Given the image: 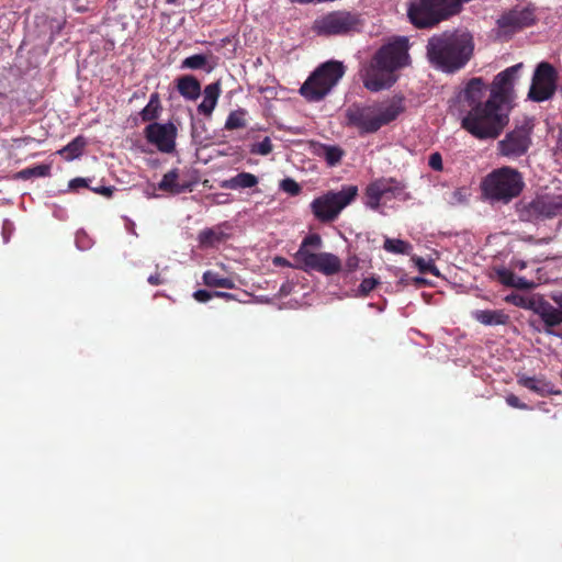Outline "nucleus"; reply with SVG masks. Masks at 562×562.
<instances>
[{
  "label": "nucleus",
  "instance_id": "nucleus-1",
  "mask_svg": "<svg viewBox=\"0 0 562 562\" xmlns=\"http://www.w3.org/2000/svg\"><path fill=\"white\" fill-rule=\"evenodd\" d=\"M487 87L480 77L472 78L463 89L467 112L461 127L480 140L496 139L509 123L512 111L486 97Z\"/></svg>",
  "mask_w": 562,
  "mask_h": 562
},
{
  "label": "nucleus",
  "instance_id": "nucleus-2",
  "mask_svg": "<svg viewBox=\"0 0 562 562\" xmlns=\"http://www.w3.org/2000/svg\"><path fill=\"white\" fill-rule=\"evenodd\" d=\"M474 54V38L468 31L453 29L431 35L426 44L429 64L445 74L463 69Z\"/></svg>",
  "mask_w": 562,
  "mask_h": 562
},
{
  "label": "nucleus",
  "instance_id": "nucleus-3",
  "mask_svg": "<svg viewBox=\"0 0 562 562\" xmlns=\"http://www.w3.org/2000/svg\"><path fill=\"white\" fill-rule=\"evenodd\" d=\"M408 59V41L405 37L381 46L361 69L364 88L373 92L390 88L396 81L394 72L406 66Z\"/></svg>",
  "mask_w": 562,
  "mask_h": 562
},
{
  "label": "nucleus",
  "instance_id": "nucleus-4",
  "mask_svg": "<svg viewBox=\"0 0 562 562\" xmlns=\"http://www.w3.org/2000/svg\"><path fill=\"white\" fill-rule=\"evenodd\" d=\"M521 172L508 166L494 169L482 181L484 196L491 203L508 204L518 198L525 189Z\"/></svg>",
  "mask_w": 562,
  "mask_h": 562
},
{
  "label": "nucleus",
  "instance_id": "nucleus-5",
  "mask_svg": "<svg viewBox=\"0 0 562 562\" xmlns=\"http://www.w3.org/2000/svg\"><path fill=\"white\" fill-rule=\"evenodd\" d=\"M344 75L345 66L341 61H326L307 78L300 92L308 101H321Z\"/></svg>",
  "mask_w": 562,
  "mask_h": 562
},
{
  "label": "nucleus",
  "instance_id": "nucleus-6",
  "mask_svg": "<svg viewBox=\"0 0 562 562\" xmlns=\"http://www.w3.org/2000/svg\"><path fill=\"white\" fill-rule=\"evenodd\" d=\"M358 196L357 186H342L340 191H327L311 203V211L322 223L334 222L340 212Z\"/></svg>",
  "mask_w": 562,
  "mask_h": 562
},
{
  "label": "nucleus",
  "instance_id": "nucleus-7",
  "mask_svg": "<svg viewBox=\"0 0 562 562\" xmlns=\"http://www.w3.org/2000/svg\"><path fill=\"white\" fill-rule=\"evenodd\" d=\"M516 212L520 221L533 224L562 216V194H537L528 202H519Z\"/></svg>",
  "mask_w": 562,
  "mask_h": 562
},
{
  "label": "nucleus",
  "instance_id": "nucleus-8",
  "mask_svg": "<svg viewBox=\"0 0 562 562\" xmlns=\"http://www.w3.org/2000/svg\"><path fill=\"white\" fill-rule=\"evenodd\" d=\"M362 25L363 21L359 13L337 10L317 18L313 22L312 30L317 35L324 36L348 35L359 32Z\"/></svg>",
  "mask_w": 562,
  "mask_h": 562
},
{
  "label": "nucleus",
  "instance_id": "nucleus-9",
  "mask_svg": "<svg viewBox=\"0 0 562 562\" xmlns=\"http://www.w3.org/2000/svg\"><path fill=\"white\" fill-rule=\"evenodd\" d=\"M551 299L557 306H553L541 295H532L524 300L519 306L531 311L540 317L544 324L546 334L562 337V334L554 330L557 326L562 324V294H553Z\"/></svg>",
  "mask_w": 562,
  "mask_h": 562
},
{
  "label": "nucleus",
  "instance_id": "nucleus-10",
  "mask_svg": "<svg viewBox=\"0 0 562 562\" xmlns=\"http://www.w3.org/2000/svg\"><path fill=\"white\" fill-rule=\"evenodd\" d=\"M558 79L559 72L552 64L539 63L531 78L528 99L537 103L552 99L558 90Z\"/></svg>",
  "mask_w": 562,
  "mask_h": 562
},
{
  "label": "nucleus",
  "instance_id": "nucleus-11",
  "mask_svg": "<svg viewBox=\"0 0 562 562\" xmlns=\"http://www.w3.org/2000/svg\"><path fill=\"white\" fill-rule=\"evenodd\" d=\"M522 64H516L497 74L488 87V95L486 99L507 108L513 111L515 106V81L518 77Z\"/></svg>",
  "mask_w": 562,
  "mask_h": 562
},
{
  "label": "nucleus",
  "instance_id": "nucleus-12",
  "mask_svg": "<svg viewBox=\"0 0 562 562\" xmlns=\"http://www.w3.org/2000/svg\"><path fill=\"white\" fill-rule=\"evenodd\" d=\"M533 123L531 119H525L520 125L508 132L505 137L497 143V150L501 156L515 159L527 154L532 140L531 134Z\"/></svg>",
  "mask_w": 562,
  "mask_h": 562
},
{
  "label": "nucleus",
  "instance_id": "nucleus-13",
  "mask_svg": "<svg viewBox=\"0 0 562 562\" xmlns=\"http://www.w3.org/2000/svg\"><path fill=\"white\" fill-rule=\"evenodd\" d=\"M405 184L395 178L381 177L369 183L366 188V205L378 211L382 199H397L404 194Z\"/></svg>",
  "mask_w": 562,
  "mask_h": 562
},
{
  "label": "nucleus",
  "instance_id": "nucleus-14",
  "mask_svg": "<svg viewBox=\"0 0 562 562\" xmlns=\"http://www.w3.org/2000/svg\"><path fill=\"white\" fill-rule=\"evenodd\" d=\"M295 268L310 271L314 270L325 276H333L341 270L340 259L330 252H295Z\"/></svg>",
  "mask_w": 562,
  "mask_h": 562
},
{
  "label": "nucleus",
  "instance_id": "nucleus-15",
  "mask_svg": "<svg viewBox=\"0 0 562 562\" xmlns=\"http://www.w3.org/2000/svg\"><path fill=\"white\" fill-rule=\"evenodd\" d=\"M346 120L347 125L358 128L360 135L372 134L380 130L374 106L352 104L346 110Z\"/></svg>",
  "mask_w": 562,
  "mask_h": 562
},
{
  "label": "nucleus",
  "instance_id": "nucleus-16",
  "mask_svg": "<svg viewBox=\"0 0 562 562\" xmlns=\"http://www.w3.org/2000/svg\"><path fill=\"white\" fill-rule=\"evenodd\" d=\"M145 138L161 153L170 154L176 148L177 127L172 123L148 124L144 130Z\"/></svg>",
  "mask_w": 562,
  "mask_h": 562
},
{
  "label": "nucleus",
  "instance_id": "nucleus-17",
  "mask_svg": "<svg viewBox=\"0 0 562 562\" xmlns=\"http://www.w3.org/2000/svg\"><path fill=\"white\" fill-rule=\"evenodd\" d=\"M533 10L528 8H515L497 20V25L504 32L514 33L535 23Z\"/></svg>",
  "mask_w": 562,
  "mask_h": 562
},
{
  "label": "nucleus",
  "instance_id": "nucleus-18",
  "mask_svg": "<svg viewBox=\"0 0 562 562\" xmlns=\"http://www.w3.org/2000/svg\"><path fill=\"white\" fill-rule=\"evenodd\" d=\"M517 383L540 396L560 395L561 391L555 385L547 381L543 376H518Z\"/></svg>",
  "mask_w": 562,
  "mask_h": 562
},
{
  "label": "nucleus",
  "instance_id": "nucleus-19",
  "mask_svg": "<svg viewBox=\"0 0 562 562\" xmlns=\"http://www.w3.org/2000/svg\"><path fill=\"white\" fill-rule=\"evenodd\" d=\"M193 183L180 180V173L177 168L171 169L164 175L158 183V189L171 194H180L183 192H191Z\"/></svg>",
  "mask_w": 562,
  "mask_h": 562
},
{
  "label": "nucleus",
  "instance_id": "nucleus-20",
  "mask_svg": "<svg viewBox=\"0 0 562 562\" xmlns=\"http://www.w3.org/2000/svg\"><path fill=\"white\" fill-rule=\"evenodd\" d=\"M224 228H228L227 223L201 231L198 235L200 247L213 248L226 241L231 235Z\"/></svg>",
  "mask_w": 562,
  "mask_h": 562
},
{
  "label": "nucleus",
  "instance_id": "nucleus-21",
  "mask_svg": "<svg viewBox=\"0 0 562 562\" xmlns=\"http://www.w3.org/2000/svg\"><path fill=\"white\" fill-rule=\"evenodd\" d=\"M221 82L217 80L204 87L203 101L198 105V112L206 117H211L216 108L221 95Z\"/></svg>",
  "mask_w": 562,
  "mask_h": 562
},
{
  "label": "nucleus",
  "instance_id": "nucleus-22",
  "mask_svg": "<svg viewBox=\"0 0 562 562\" xmlns=\"http://www.w3.org/2000/svg\"><path fill=\"white\" fill-rule=\"evenodd\" d=\"M404 110V99L402 97H394L387 105L376 110L380 128L395 121Z\"/></svg>",
  "mask_w": 562,
  "mask_h": 562
},
{
  "label": "nucleus",
  "instance_id": "nucleus-23",
  "mask_svg": "<svg viewBox=\"0 0 562 562\" xmlns=\"http://www.w3.org/2000/svg\"><path fill=\"white\" fill-rule=\"evenodd\" d=\"M178 92L187 100L194 101L201 95V83L192 75H184L176 80Z\"/></svg>",
  "mask_w": 562,
  "mask_h": 562
},
{
  "label": "nucleus",
  "instance_id": "nucleus-24",
  "mask_svg": "<svg viewBox=\"0 0 562 562\" xmlns=\"http://www.w3.org/2000/svg\"><path fill=\"white\" fill-rule=\"evenodd\" d=\"M472 316L485 326L506 325L509 322V316L502 310H477Z\"/></svg>",
  "mask_w": 562,
  "mask_h": 562
},
{
  "label": "nucleus",
  "instance_id": "nucleus-25",
  "mask_svg": "<svg viewBox=\"0 0 562 562\" xmlns=\"http://www.w3.org/2000/svg\"><path fill=\"white\" fill-rule=\"evenodd\" d=\"M257 184L258 178L255 175L243 171L229 179L223 180L220 186L222 189L238 190L249 189L256 187Z\"/></svg>",
  "mask_w": 562,
  "mask_h": 562
},
{
  "label": "nucleus",
  "instance_id": "nucleus-26",
  "mask_svg": "<svg viewBox=\"0 0 562 562\" xmlns=\"http://www.w3.org/2000/svg\"><path fill=\"white\" fill-rule=\"evenodd\" d=\"M314 154L324 158L329 167H334L341 161L345 150L337 145L318 143L314 147Z\"/></svg>",
  "mask_w": 562,
  "mask_h": 562
},
{
  "label": "nucleus",
  "instance_id": "nucleus-27",
  "mask_svg": "<svg viewBox=\"0 0 562 562\" xmlns=\"http://www.w3.org/2000/svg\"><path fill=\"white\" fill-rule=\"evenodd\" d=\"M161 103L158 92H154L150 94L149 101L147 105L140 111V117L144 122L153 123L160 115Z\"/></svg>",
  "mask_w": 562,
  "mask_h": 562
},
{
  "label": "nucleus",
  "instance_id": "nucleus-28",
  "mask_svg": "<svg viewBox=\"0 0 562 562\" xmlns=\"http://www.w3.org/2000/svg\"><path fill=\"white\" fill-rule=\"evenodd\" d=\"M182 69H204L206 72H211L214 65L209 64V59L205 55L195 54L184 58L181 63Z\"/></svg>",
  "mask_w": 562,
  "mask_h": 562
},
{
  "label": "nucleus",
  "instance_id": "nucleus-29",
  "mask_svg": "<svg viewBox=\"0 0 562 562\" xmlns=\"http://www.w3.org/2000/svg\"><path fill=\"white\" fill-rule=\"evenodd\" d=\"M203 283L206 286L234 289L235 283L232 279L223 278L217 272L207 270L203 273Z\"/></svg>",
  "mask_w": 562,
  "mask_h": 562
},
{
  "label": "nucleus",
  "instance_id": "nucleus-30",
  "mask_svg": "<svg viewBox=\"0 0 562 562\" xmlns=\"http://www.w3.org/2000/svg\"><path fill=\"white\" fill-rule=\"evenodd\" d=\"M246 115H247V111L241 108L237 109L235 111H232L226 119L224 128L226 131L245 128L247 126Z\"/></svg>",
  "mask_w": 562,
  "mask_h": 562
},
{
  "label": "nucleus",
  "instance_id": "nucleus-31",
  "mask_svg": "<svg viewBox=\"0 0 562 562\" xmlns=\"http://www.w3.org/2000/svg\"><path fill=\"white\" fill-rule=\"evenodd\" d=\"M85 145V138L82 136H78L66 145L59 154L64 155L67 160H72L81 155Z\"/></svg>",
  "mask_w": 562,
  "mask_h": 562
},
{
  "label": "nucleus",
  "instance_id": "nucleus-32",
  "mask_svg": "<svg viewBox=\"0 0 562 562\" xmlns=\"http://www.w3.org/2000/svg\"><path fill=\"white\" fill-rule=\"evenodd\" d=\"M498 281L506 285L513 288H524L525 281L522 278H517L515 273L506 268L497 269L496 271Z\"/></svg>",
  "mask_w": 562,
  "mask_h": 562
},
{
  "label": "nucleus",
  "instance_id": "nucleus-33",
  "mask_svg": "<svg viewBox=\"0 0 562 562\" xmlns=\"http://www.w3.org/2000/svg\"><path fill=\"white\" fill-rule=\"evenodd\" d=\"M383 248L392 254H407L411 245L402 239L385 238Z\"/></svg>",
  "mask_w": 562,
  "mask_h": 562
},
{
  "label": "nucleus",
  "instance_id": "nucleus-34",
  "mask_svg": "<svg viewBox=\"0 0 562 562\" xmlns=\"http://www.w3.org/2000/svg\"><path fill=\"white\" fill-rule=\"evenodd\" d=\"M273 150L270 137L266 136L261 142L250 146V153L254 155L267 156Z\"/></svg>",
  "mask_w": 562,
  "mask_h": 562
},
{
  "label": "nucleus",
  "instance_id": "nucleus-35",
  "mask_svg": "<svg viewBox=\"0 0 562 562\" xmlns=\"http://www.w3.org/2000/svg\"><path fill=\"white\" fill-rule=\"evenodd\" d=\"M322 246V238L318 234H310L307 235L300 245V248L296 252H301L302 250L305 252H312L308 247L319 248Z\"/></svg>",
  "mask_w": 562,
  "mask_h": 562
},
{
  "label": "nucleus",
  "instance_id": "nucleus-36",
  "mask_svg": "<svg viewBox=\"0 0 562 562\" xmlns=\"http://www.w3.org/2000/svg\"><path fill=\"white\" fill-rule=\"evenodd\" d=\"M379 280L375 278H366L361 281L358 292L361 296H367L376 285Z\"/></svg>",
  "mask_w": 562,
  "mask_h": 562
},
{
  "label": "nucleus",
  "instance_id": "nucleus-37",
  "mask_svg": "<svg viewBox=\"0 0 562 562\" xmlns=\"http://www.w3.org/2000/svg\"><path fill=\"white\" fill-rule=\"evenodd\" d=\"M280 187L284 192L291 195H297L301 192L300 184L290 178L282 180Z\"/></svg>",
  "mask_w": 562,
  "mask_h": 562
},
{
  "label": "nucleus",
  "instance_id": "nucleus-38",
  "mask_svg": "<svg viewBox=\"0 0 562 562\" xmlns=\"http://www.w3.org/2000/svg\"><path fill=\"white\" fill-rule=\"evenodd\" d=\"M505 400H506V403L513 408H518V409H529L530 408L526 403L521 402L519 400V397L516 396L515 394H508Z\"/></svg>",
  "mask_w": 562,
  "mask_h": 562
},
{
  "label": "nucleus",
  "instance_id": "nucleus-39",
  "mask_svg": "<svg viewBox=\"0 0 562 562\" xmlns=\"http://www.w3.org/2000/svg\"><path fill=\"white\" fill-rule=\"evenodd\" d=\"M428 165L435 171H441L443 169L441 155L439 153H432L429 156Z\"/></svg>",
  "mask_w": 562,
  "mask_h": 562
},
{
  "label": "nucleus",
  "instance_id": "nucleus-40",
  "mask_svg": "<svg viewBox=\"0 0 562 562\" xmlns=\"http://www.w3.org/2000/svg\"><path fill=\"white\" fill-rule=\"evenodd\" d=\"M214 296V292H209L206 290H198L193 293V297L195 301L200 303H206Z\"/></svg>",
  "mask_w": 562,
  "mask_h": 562
},
{
  "label": "nucleus",
  "instance_id": "nucleus-41",
  "mask_svg": "<svg viewBox=\"0 0 562 562\" xmlns=\"http://www.w3.org/2000/svg\"><path fill=\"white\" fill-rule=\"evenodd\" d=\"M33 177H47L50 172V167L48 165H37L32 167Z\"/></svg>",
  "mask_w": 562,
  "mask_h": 562
},
{
  "label": "nucleus",
  "instance_id": "nucleus-42",
  "mask_svg": "<svg viewBox=\"0 0 562 562\" xmlns=\"http://www.w3.org/2000/svg\"><path fill=\"white\" fill-rule=\"evenodd\" d=\"M69 187L71 189H77V188H90L88 186V179H85V178H75L72 179L70 182H69Z\"/></svg>",
  "mask_w": 562,
  "mask_h": 562
},
{
  "label": "nucleus",
  "instance_id": "nucleus-43",
  "mask_svg": "<svg viewBox=\"0 0 562 562\" xmlns=\"http://www.w3.org/2000/svg\"><path fill=\"white\" fill-rule=\"evenodd\" d=\"M93 192L99 193L103 196L110 198L113 194L114 188L113 187H98V188H90Z\"/></svg>",
  "mask_w": 562,
  "mask_h": 562
},
{
  "label": "nucleus",
  "instance_id": "nucleus-44",
  "mask_svg": "<svg viewBox=\"0 0 562 562\" xmlns=\"http://www.w3.org/2000/svg\"><path fill=\"white\" fill-rule=\"evenodd\" d=\"M359 266V259L357 256H350L347 260H346V268L349 272H352L355 271Z\"/></svg>",
  "mask_w": 562,
  "mask_h": 562
},
{
  "label": "nucleus",
  "instance_id": "nucleus-45",
  "mask_svg": "<svg viewBox=\"0 0 562 562\" xmlns=\"http://www.w3.org/2000/svg\"><path fill=\"white\" fill-rule=\"evenodd\" d=\"M148 283L151 285H160L166 282V280L161 277L159 272L150 274L147 279Z\"/></svg>",
  "mask_w": 562,
  "mask_h": 562
},
{
  "label": "nucleus",
  "instance_id": "nucleus-46",
  "mask_svg": "<svg viewBox=\"0 0 562 562\" xmlns=\"http://www.w3.org/2000/svg\"><path fill=\"white\" fill-rule=\"evenodd\" d=\"M214 296L216 297H221V299H224L226 301H231V300H235V295L232 294V293H228V292H220V291H215L214 292Z\"/></svg>",
  "mask_w": 562,
  "mask_h": 562
},
{
  "label": "nucleus",
  "instance_id": "nucleus-47",
  "mask_svg": "<svg viewBox=\"0 0 562 562\" xmlns=\"http://www.w3.org/2000/svg\"><path fill=\"white\" fill-rule=\"evenodd\" d=\"M273 263H274L276 266H280V267H290V266H291V263L289 262V260H288V259H285V258H283V257H276V258L273 259Z\"/></svg>",
  "mask_w": 562,
  "mask_h": 562
},
{
  "label": "nucleus",
  "instance_id": "nucleus-48",
  "mask_svg": "<svg viewBox=\"0 0 562 562\" xmlns=\"http://www.w3.org/2000/svg\"><path fill=\"white\" fill-rule=\"evenodd\" d=\"M19 177L22 179H29L33 177L32 168L23 169L19 172Z\"/></svg>",
  "mask_w": 562,
  "mask_h": 562
},
{
  "label": "nucleus",
  "instance_id": "nucleus-49",
  "mask_svg": "<svg viewBox=\"0 0 562 562\" xmlns=\"http://www.w3.org/2000/svg\"><path fill=\"white\" fill-rule=\"evenodd\" d=\"M420 270H422L423 272H425V271H429V272H431L432 274H437L436 267H434V266H431V267H429V268H424V267H422V268H420Z\"/></svg>",
  "mask_w": 562,
  "mask_h": 562
},
{
  "label": "nucleus",
  "instance_id": "nucleus-50",
  "mask_svg": "<svg viewBox=\"0 0 562 562\" xmlns=\"http://www.w3.org/2000/svg\"><path fill=\"white\" fill-rule=\"evenodd\" d=\"M453 195H454V198H456L459 202L463 201V198H462V191H461V190H457V191L454 192V194H453Z\"/></svg>",
  "mask_w": 562,
  "mask_h": 562
},
{
  "label": "nucleus",
  "instance_id": "nucleus-51",
  "mask_svg": "<svg viewBox=\"0 0 562 562\" xmlns=\"http://www.w3.org/2000/svg\"><path fill=\"white\" fill-rule=\"evenodd\" d=\"M130 225H131V226L128 227V231H130L131 233L135 234V231H134V223H133V222H131V223H130Z\"/></svg>",
  "mask_w": 562,
  "mask_h": 562
},
{
  "label": "nucleus",
  "instance_id": "nucleus-52",
  "mask_svg": "<svg viewBox=\"0 0 562 562\" xmlns=\"http://www.w3.org/2000/svg\"><path fill=\"white\" fill-rule=\"evenodd\" d=\"M166 2L171 4V3H175L176 0H166Z\"/></svg>",
  "mask_w": 562,
  "mask_h": 562
},
{
  "label": "nucleus",
  "instance_id": "nucleus-53",
  "mask_svg": "<svg viewBox=\"0 0 562 562\" xmlns=\"http://www.w3.org/2000/svg\"><path fill=\"white\" fill-rule=\"evenodd\" d=\"M416 282H422L423 280L420 278H416Z\"/></svg>",
  "mask_w": 562,
  "mask_h": 562
}]
</instances>
